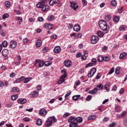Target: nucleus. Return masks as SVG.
Instances as JSON below:
<instances>
[{"label":"nucleus","mask_w":127,"mask_h":127,"mask_svg":"<svg viewBox=\"0 0 127 127\" xmlns=\"http://www.w3.org/2000/svg\"><path fill=\"white\" fill-rule=\"evenodd\" d=\"M52 64V62L51 61H46L45 62V65L47 67H48V66H50Z\"/></svg>","instance_id":"cd10ccee"},{"label":"nucleus","mask_w":127,"mask_h":127,"mask_svg":"<svg viewBox=\"0 0 127 127\" xmlns=\"http://www.w3.org/2000/svg\"><path fill=\"white\" fill-rule=\"evenodd\" d=\"M22 120L24 122H29V121H30V118H29L28 117H25V118H23Z\"/></svg>","instance_id":"79ce46f5"},{"label":"nucleus","mask_w":127,"mask_h":127,"mask_svg":"<svg viewBox=\"0 0 127 127\" xmlns=\"http://www.w3.org/2000/svg\"><path fill=\"white\" fill-rule=\"evenodd\" d=\"M97 90L98 91H100L101 89L103 90L104 89V86H103V84L102 83H100L99 85H98L97 86Z\"/></svg>","instance_id":"b1692460"},{"label":"nucleus","mask_w":127,"mask_h":127,"mask_svg":"<svg viewBox=\"0 0 127 127\" xmlns=\"http://www.w3.org/2000/svg\"><path fill=\"white\" fill-rule=\"evenodd\" d=\"M5 5L6 7H9L10 6V2L9 1H5Z\"/></svg>","instance_id":"49530a36"},{"label":"nucleus","mask_w":127,"mask_h":127,"mask_svg":"<svg viewBox=\"0 0 127 127\" xmlns=\"http://www.w3.org/2000/svg\"><path fill=\"white\" fill-rule=\"evenodd\" d=\"M44 65V63L40 61V62L39 63V67H43Z\"/></svg>","instance_id":"3c124183"},{"label":"nucleus","mask_w":127,"mask_h":127,"mask_svg":"<svg viewBox=\"0 0 127 127\" xmlns=\"http://www.w3.org/2000/svg\"><path fill=\"white\" fill-rule=\"evenodd\" d=\"M80 97H81L80 95H74L72 96V100H73V101H78Z\"/></svg>","instance_id":"aec40b11"},{"label":"nucleus","mask_w":127,"mask_h":127,"mask_svg":"<svg viewBox=\"0 0 127 127\" xmlns=\"http://www.w3.org/2000/svg\"><path fill=\"white\" fill-rule=\"evenodd\" d=\"M95 119L96 116L95 115H91L88 118V120L90 121L91 120H95Z\"/></svg>","instance_id":"72a5a7b5"},{"label":"nucleus","mask_w":127,"mask_h":127,"mask_svg":"<svg viewBox=\"0 0 127 127\" xmlns=\"http://www.w3.org/2000/svg\"><path fill=\"white\" fill-rule=\"evenodd\" d=\"M120 21V18H119L117 16H114L113 18V21H114L116 23Z\"/></svg>","instance_id":"4be33fe9"},{"label":"nucleus","mask_w":127,"mask_h":127,"mask_svg":"<svg viewBox=\"0 0 127 127\" xmlns=\"http://www.w3.org/2000/svg\"><path fill=\"white\" fill-rule=\"evenodd\" d=\"M45 4L44 2H39L36 4V6L39 8H41L43 11H47L49 9V5Z\"/></svg>","instance_id":"7ed1b4c3"},{"label":"nucleus","mask_w":127,"mask_h":127,"mask_svg":"<svg viewBox=\"0 0 127 127\" xmlns=\"http://www.w3.org/2000/svg\"><path fill=\"white\" fill-rule=\"evenodd\" d=\"M82 0V2H83V5H87L88 2H87V1L86 0Z\"/></svg>","instance_id":"e2e57ef3"},{"label":"nucleus","mask_w":127,"mask_h":127,"mask_svg":"<svg viewBox=\"0 0 127 127\" xmlns=\"http://www.w3.org/2000/svg\"><path fill=\"white\" fill-rule=\"evenodd\" d=\"M110 59H111V58H110V57H105V59H104V61L105 62H109V61H110Z\"/></svg>","instance_id":"603ef678"},{"label":"nucleus","mask_w":127,"mask_h":127,"mask_svg":"<svg viewBox=\"0 0 127 127\" xmlns=\"http://www.w3.org/2000/svg\"><path fill=\"white\" fill-rule=\"evenodd\" d=\"M73 30L76 32L80 31L81 30V27L78 24H76L73 27Z\"/></svg>","instance_id":"ddd939ff"},{"label":"nucleus","mask_w":127,"mask_h":127,"mask_svg":"<svg viewBox=\"0 0 127 127\" xmlns=\"http://www.w3.org/2000/svg\"><path fill=\"white\" fill-rule=\"evenodd\" d=\"M99 25L101 29L103 30V31H106V33L108 32V30H110L109 26L107 24V22L104 20H100L99 21Z\"/></svg>","instance_id":"f03ea898"},{"label":"nucleus","mask_w":127,"mask_h":127,"mask_svg":"<svg viewBox=\"0 0 127 127\" xmlns=\"http://www.w3.org/2000/svg\"><path fill=\"white\" fill-rule=\"evenodd\" d=\"M44 27L46 29H53V28H54V26L52 24H45L44 25Z\"/></svg>","instance_id":"6e6552de"},{"label":"nucleus","mask_w":127,"mask_h":127,"mask_svg":"<svg viewBox=\"0 0 127 127\" xmlns=\"http://www.w3.org/2000/svg\"><path fill=\"white\" fill-rule=\"evenodd\" d=\"M21 81L19 79V78H17L16 81L14 82V84H16L17 83H20Z\"/></svg>","instance_id":"bf43d9fd"},{"label":"nucleus","mask_w":127,"mask_h":127,"mask_svg":"<svg viewBox=\"0 0 127 127\" xmlns=\"http://www.w3.org/2000/svg\"><path fill=\"white\" fill-rule=\"evenodd\" d=\"M17 98H18V95H12L11 96V100H12V101H15V100H16V99H17Z\"/></svg>","instance_id":"c756f323"},{"label":"nucleus","mask_w":127,"mask_h":127,"mask_svg":"<svg viewBox=\"0 0 127 127\" xmlns=\"http://www.w3.org/2000/svg\"><path fill=\"white\" fill-rule=\"evenodd\" d=\"M54 102H55V99L53 98L49 101V103H50V104H53V103H54Z\"/></svg>","instance_id":"338daca9"},{"label":"nucleus","mask_w":127,"mask_h":127,"mask_svg":"<svg viewBox=\"0 0 127 127\" xmlns=\"http://www.w3.org/2000/svg\"><path fill=\"white\" fill-rule=\"evenodd\" d=\"M36 124L38 126H41V125H42V120H41V119H38L37 120Z\"/></svg>","instance_id":"bb28decb"},{"label":"nucleus","mask_w":127,"mask_h":127,"mask_svg":"<svg viewBox=\"0 0 127 127\" xmlns=\"http://www.w3.org/2000/svg\"><path fill=\"white\" fill-rule=\"evenodd\" d=\"M76 122L78 124H81L83 122V119L81 117H77L76 118Z\"/></svg>","instance_id":"412c9836"},{"label":"nucleus","mask_w":127,"mask_h":127,"mask_svg":"<svg viewBox=\"0 0 127 127\" xmlns=\"http://www.w3.org/2000/svg\"><path fill=\"white\" fill-rule=\"evenodd\" d=\"M70 7L74 10H77V9L78 8V7H79L77 3L73 1H70Z\"/></svg>","instance_id":"39448f33"},{"label":"nucleus","mask_w":127,"mask_h":127,"mask_svg":"<svg viewBox=\"0 0 127 127\" xmlns=\"http://www.w3.org/2000/svg\"><path fill=\"white\" fill-rule=\"evenodd\" d=\"M48 51V48L45 47L42 50V52L43 53H46V52H47V51Z\"/></svg>","instance_id":"a19ab883"},{"label":"nucleus","mask_w":127,"mask_h":127,"mask_svg":"<svg viewBox=\"0 0 127 127\" xmlns=\"http://www.w3.org/2000/svg\"><path fill=\"white\" fill-rule=\"evenodd\" d=\"M16 19L18 20L19 24L22 22V17H17Z\"/></svg>","instance_id":"37998d69"},{"label":"nucleus","mask_w":127,"mask_h":127,"mask_svg":"<svg viewBox=\"0 0 127 127\" xmlns=\"http://www.w3.org/2000/svg\"><path fill=\"white\" fill-rule=\"evenodd\" d=\"M64 64L65 67H71L72 62H71V60L65 61L64 62Z\"/></svg>","instance_id":"9b49d317"},{"label":"nucleus","mask_w":127,"mask_h":127,"mask_svg":"<svg viewBox=\"0 0 127 127\" xmlns=\"http://www.w3.org/2000/svg\"><path fill=\"white\" fill-rule=\"evenodd\" d=\"M64 78H61V76L60 80L57 82V84H63V83H64V82H65V79H64Z\"/></svg>","instance_id":"a878e982"},{"label":"nucleus","mask_w":127,"mask_h":127,"mask_svg":"<svg viewBox=\"0 0 127 127\" xmlns=\"http://www.w3.org/2000/svg\"><path fill=\"white\" fill-rule=\"evenodd\" d=\"M70 115H71V114L66 112V113H65L63 115V118H67V117H69V116H70Z\"/></svg>","instance_id":"09e8293b"},{"label":"nucleus","mask_w":127,"mask_h":127,"mask_svg":"<svg viewBox=\"0 0 127 127\" xmlns=\"http://www.w3.org/2000/svg\"><path fill=\"white\" fill-rule=\"evenodd\" d=\"M47 114V111L44 108H43L39 111V115H40V116H45Z\"/></svg>","instance_id":"9d476101"},{"label":"nucleus","mask_w":127,"mask_h":127,"mask_svg":"<svg viewBox=\"0 0 127 127\" xmlns=\"http://www.w3.org/2000/svg\"><path fill=\"white\" fill-rule=\"evenodd\" d=\"M38 96V92L37 91H34L32 94V97L34 98V97H37Z\"/></svg>","instance_id":"473e14b6"},{"label":"nucleus","mask_w":127,"mask_h":127,"mask_svg":"<svg viewBox=\"0 0 127 127\" xmlns=\"http://www.w3.org/2000/svg\"><path fill=\"white\" fill-rule=\"evenodd\" d=\"M126 57H127V53L125 52L120 54V59H124Z\"/></svg>","instance_id":"6ab92c4d"},{"label":"nucleus","mask_w":127,"mask_h":127,"mask_svg":"<svg viewBox=\"0 0 127 127\" xmlns=\"http://www.w3.org/2000/svg\"><path fill=\"white\" fill-rule=\"evenodd\" d=\"M54 19V16L53 15H50L48 17V20L49 21H52Z\"/></svg>","instance_id":"c9c22d12"},{"label":"nucleus","mask_w":127,"mask_h":127,"mask_svg":"<svg viewBox=\"0 0 127 127\" xmlns=\"http://www.w3.org/2000/svg\"><path fill=\"white\" fill-rule=\"evenodd\" d=\"M16 45H17V42L14 41H11L10 42V47L13 49V48H15L16 47Z\"/></svg>","instance_id":"0eeeda50"},{"label":"nucleus","mask_w":127,"mask_h":127,"mask_svg":"<svg viewBox=\"0 0 127 127\" xmlns=\"http://www.w3.org/2000/svg\"><path fill=\"white\" fill-rule=\"evenodd\" d=\"M120 70H121V67H117L115 69V73L117 75H119L120 74Z\"/></svg>","instance_id":"2f4dec72"},{"label":"nucleus","mask_w":127,"mask_h":127,"mask_svg":"<svg viewBox=\"0 0 127 127\" xmlns=\"http://www.w3.org/2000/svg\"><path fill=\"white\" fill-rule=\"evenodd\" d=\"M105 19L106 21H110V20H111V15H108V16H105Z\"/></svg>","instance_id":"58836bf2"},{"label":"nucleus","mask_w":127,"mask_h":127,"mask_svg":"<svg viewBox=\"0 0 127 127\" xmlns=\"http://www.w3.org/2000/svg\"><path fill=\"white\" fill-rule=\"evenodd\" d=\"M2 54L3 56H6V55H8V50L5 49L2 50Z\"/></svg>","instance_id":"f3484780"},{"label":"nucleus","mask_w":127,"mask_h":127,"mask_svg":"<svg viewBox=\"0 0 127 127\" xmlns=\"http://www.w3.org/2000/svg\"><path fill=\"white\" fill-rule=\"evenodd\" d=\"M9 17V15L7 13H5L3 15V19H5V18H8Z\"/></svg>","instance_id":"c03bdc74"},{"label":"nucleus","mask_w":127,"mask_h":127,"mask_svg":"<svg viewBox=\"0 0 127 127\" xmlns=\"http://www.w3.org/2000/svg\"><path fill=\"white\" fill-rule=\"evenodd\" d=\"M94 65V64H92V63H89L85 65V68H88V67H93Z\"/></svg>","instance_id":"e433bc0d"},{"label":"nucleus","mask_w":127,"mask_h":127,"mask_svg":"<svg viewBox=\"0 0 127 127\" xmlns=\"http://www.w3.org/2000/svg\"><path fill=\"white\" fill-rule=\"evenodd\" d=\"M57 122V119L55 118V116L50 117L47 119L45 123V126L46 127H50L54 123H56Z\"/></svg>","instance_id":"f257e3e1"},{"label":"nucleus","mask_w":127,"mask_h":127,"mask_svg":"<svg viewBox=\"0 0 127 127\" xmlns=\"http://www.w3.org/2000/svg\"><path fill=\"white\" fill-rule=\"evenodd\" d=\"M51 38H52V39H56V38H57V35H53L51 36Z\"/></svg>","instance_id":"0e129e2a"},{"label":"nucleus","mask_w":127,"mask_h":127,"mask_svg":"<svg viewBox=\"0 0 127 127\" xmlns=\"http://www.w3.org/2000/svg\"><path fill=\"white\" fill-rule=\"evenodd\" d=\"M124 92H125V89H124V88H122L120 90V92L119 93H120V94H123L124 93Z\"/></svg>","instance_id":"680f3d73"},{"label":"nucleus","mask_w":127,"mask_h":127,"mask_svg":"<svg viewBox=\"0 0 127 127\" xmlns=\"http://www.w3.org/2000/svg\"><path fill=\"white\" fill-rule=\"evenodd\" d=\"M124 8V7H121L120 9H118V12H119V13H122V12H123V9Z\"/></svg>","instance_id":"5fc2aeb1"},{"label":"nucleus","mask_w":127,"mask_h":127,"mask_svg":"<svg viewBox=\"0 0 127 127\" xmlns=\"http://www.w3.org/2000/svg\"><path fill=\"white\" fill-rule=\"evenodd\" d=\"M10 77L11 78H14L15 77V73L14 72H12L10 74Z\"/></svg>","instance_id":"864d4df0"},{"label":"nucleus","mask_w":127,"mask_h":127,"mask_svg":"<svg viewBox=\"0 0 127 127\" xmlns=\"http://www.w3.org/2000/svg\"><path fill=\"white\" fill-rule=\"evenodd\" d=\"M31 80H32V78L31 77L25 78H24V83H25V84H26V83H28V82H29V81H31Z\"/></svg>","instance_id":"393cba45"},{"label":"nucleus","mask_w":127,"mask_h":127,"mask_svg":"<svg viewBox=\"0 0 127 127\" xmlns=\"http://www.w3.org/2000/svg\"><path fill=\"white\" fill-rule=\"evenodd\" d=\"M18 104H20L21 105H22L23 104H25V103H26V99H18Z\"/></svg>","instance_id":"4468645a"},{"label":"nucleus","mask_w":127,"mask_h":127,"mask_svg":"<svg viewBox=\"0 0 127 127\" xmlns=\"http://www.w3.org/2000/svg\"><path fill=\"white\" fill-rule=\"evenodd\" d=\"M91 63L93 64V65H96V63H97V59L95 58H93L91 60Z\"/></svg>","instance_id":"ea45409f"},{"label":"nucleus","mask_w":127,"mask_h":127,"mask_svg":"<svg viewBox=\"0 0 127 127\" xmlns=\"http://www.w3.org/2000/svg\"><path fill=\"white\" fill-rule=\"evenodd\" d=\"M61 51V48L60 46L56 47L54 49L55 53H59Z\"/></svg>","instance_id":"2eb2a0df"},{"label":"nucleus","mask_w":127,"mask_h":127,"mask_svg":"<svg viewBox=\"0 0 127 127\" xmlns=\"http://www.w3.org/2000/svg\"><path fill=\"white\" fill-rule=\"evenodd\" d=\"M41 45H42V41L41 40L38 39L36 43V47H40Z\"/></svg>","instance_id":"dca6fc26"},{"label":"nucleus","mask_w":127,"mask_h":127,"mask_svg":"<svg viewBox=\"0 0 127 127\" xmlns=\"http://www.w3.org/2000/svg\"><path fill=\"white\" fill-rule=\"evenodd\" d=\"M116 125H117V124L113 123L109 125V127H115V126H116Z\"/></svg>","instance_id":"13d9d810"},{"label":"nucleus","mask_w":127,"mask_h":127,"mask_svg":"<svg viewBox=\"0 0 127 127\" xmlns=\"http://www.w3.org/2000/svg\"><path fill=\"white\" fill-rule=\"evenodd\" d=\"M111 5H113V6H116L117 5V1L116 0H112L111 2Z\"/></svg>","instance_id":"7c9ffc66"},{"label":"nucleus","mask_w":127,"mask_h":127,"mask_svg":"<svg viewBox=\"0 0 127 127\" xmlns=\"http://www.w3.org/2000/svg\"><path fill=\"white\" fill-rule=\"evenodd\" d=\"M58 3H60V1H59V0H51L49 2L50 5L58 4Z\"/></svg>","instance_id":"1a4fd4ad"},{"label":"nucleus","mask_w":127,"mask_h":127,"mask_svg":"<svg viewBox=\"0 0 127 127\" xmlns=\"http://www.w3.org/2000/svg\"><path fill=\"white\" fill-rule=\"evenodd\" d=\"M99 41V37L96 35L91 37V42L92 44H96Z\"/></svg>","instance_id":"20e7f679"},{"label":"nucleus","mask_w":127,"mask_h":127,"mask_svg":"<svg viewBox=\"0 0 127 127\" xmlns=\"http://www.w3.org/2000/svg\"><path fill=\"white\" fill-rule=\"evenodd\" d=\"M2 45L3 47H7V41H4L2 43Z\"/></svg>","instance_id":"4c0bfd02"},{"label":"nucleus","mask_w":127,"mask_h":127,"mask_svg":"<svg viewBox=\"0 0 127 127\" xmlns=\"http://www.w3.org/2000/svg\"><path fill=\"white\" fill-rule=\"evenodd\" d=\"M23 41L24 43H27V42H28V39L25 38V39H23Z\"/></svg>","instance_id":"69168bd1"},{"label":"nucleus","mask_w":127,"mask_h":127,"mask_svg":"<svg viewBox=\"0 0 127 127\" xmlns=\"http://www.w3.org/2000/svg\"><path fill=\"white\" fill-rule=\"evenodd\" d=\"M0 35H2V36H5V34L3 33V30H1L0 31Z\"/></svg>","instance_id":"052dcab7"},{"label":"nucleus","mask_w":127,"mask_h":127,"mask_svg":"<svg viewBox=\"0 0 127 127\" xmlns=\"http://www.w3.org/2000/svg\"><path fill=\"white\" fill-rule=\"evenodd\" d=\"M61 73H64V74L61 76V79L67 77V70L66 69H63V70L61 71Z\"/></svg>","instance_id":"f8f14e48"},{"label":"nucleus","mask_w":127,"mask_h":127,"mask_svg":"<svg viewBox=\"0 0 127 127\" xmlns=\"http://www.w3.org/2000/svg\"><path fill=\"white\" fill-rule=\"evenodd\" d=\"M94 76V74H92V73L90 71L89 73L88 74V77L89 78H92Z\"/></svg>","instance_id":"4d7b16f0"},{"label":"nucleus","mask_w":127,"mask_h":127,"mask_svg":"<svg viewBox=\"0 0 127 127\" xmlns=\"http://www.w3.org/2000/svg\"><path fill=\"white\" fill-rule=\"evenodd\" d=\"M126 114H127V112H126V111H124V112L121 114V116H122V118H124V117H125V116H126Z\"/></svg>","instance_id":"774afa93"},{"label":"nucleus","mask_w":127,"mask_h":127,"mask_svg":"<svg viewBox=\"0 0 127 127\" xmlns=\"http://www.w3.org/2000/svg\"><path fill=\"white\" fill-rule=\"evenodd\" d=\"M97 34L99 37H103L104 36V33L101 31H97Z\"/></svg>","instance_id":"5701e85b"},{"label":"nucleus","mask_w":127,"mask_h":127,"mask_svg":"<svg viewBox=\"0 0 127 127\" xmlns=\"http://www.w3.org/2000/svg\"><path fill=\"white\" fill-rule=\"evenodd\" d=\"M113 72H115V67H112L109 72L108 73V75H111V74Z\"/></svg>","instance_id":"de8ad7c7"},{"label":"nucleus","mask_w":127,"mask_h":127,"mask_svg":"<svg viewBox=\"0 0 127 127\" xmlns=\"http://www.w3.org/2000/svg\"><path fill=\"white\" fill-rule=\"evenodd\" d=\"M81 59L82 60H86L87 57L85 55H81Z\"/></svg>","instance_id":"6e6d98bb"},{"label":"nucleus","mask_w":127,"mask_h":127,"mask_svg":"<svg viewBox=\"0 0 127 127\" xmlns=\"http://www.w3.org/2000/svg\"><path fill=\"white\" fill-rule=\"evenodd\" d=\"M68 122L70 124H77L76 118L73 116H70L68 118Z\"/></svg>","instance_id":"423d86ee"},{"label":"nucleus","mask_w":127,"mask_h":127,"mask_svg":"<svg viewBox=\"0 0 127 127\" xmlns=\"http://www.w3.org/2000/svg\"><path fill=\"white\" fill-rule=\"evenodd\" d=\"M97 60L98 62H103V61L104 60V58L102 55H99L97 58Z\"/></svg>","instance_id":"a211bd4d"},{"label":"nucleus","mask_w":127,"mask_h":127,"mask_svg":"<svg viewBox=\"0 0 127 127\" xmlns=\"http://www.w3.org/2000/svg\"><path fill=\"white\" fill-rule=\"evenodd\" d=\"M126 29V26L125 25H122L120 27V30L121 31H123Z\"/></svg>","instance_id":"8fccbe9b"},{"label":"nucleus","mask_w":127,"mask_h":127,"mask_svg":"<svg viewBox=\"0 0 127 127\" xmlns=\"http://www.w3.org/2000/svg\"><path fill=\"white\" fill-rule=\"evenodd\" d=\"M12 92H19V88H18V87H14L12 89Z\"/></svg>","instance_id":"c85d7f7f"},{"label":"nucleus","mask_w":127,"mask_h":127,"mask_svg":"<svg viewBox=\"0 0 127 127\" xmlns=\"http://www.w3.org/2000/svg\"><path fill=\"white\" fill-rule=\"evenodd\" d=\"M90 72H91L93 75H94L96 73V72H97V68H96V67L92 68L91 69Z\"/></svg>","instance_id":"f704fd0d"},{"label":"nucleus","mask_w":127,"mask_h":127,"mask_svg":"<svg viewBox=\"0 0 127 127\" xmlns=\"http://www.w3.org/2000/svg\"><path fill=\"white\" fill-rule=\"evenodd\" d=\"M86 100L87 102L91 101V100H92V96L88 95L86 98Z\"/></svg>","instance_id":"a18cd8bd"}]
</instances>
